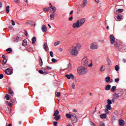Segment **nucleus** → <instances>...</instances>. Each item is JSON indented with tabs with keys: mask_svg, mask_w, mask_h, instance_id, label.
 I'll return each instance as SVG.
<instances>
[{
	"mask_svg": "<svg viewBox=\"0 0 126 126\" xmlns=\"http://www.w3.org/2000/svg\"><path fill=\"white\" fill-rule=\"evenodd\" d=\"M2 78H3V75L0 74V79H2Z\"/></svg>",
	"mask_w": 126,
	"mask_h": 126,
	"instance_id": "052dcab7",
	"label": "nucleus"
},
{
	"mask_svg": "<svg viewBox=\"0 0 126 126\" xmlns=\"http://www.w3.org/2000/svg\"><path fill=\"white\" fill-rule=\"evenodd\" d=\"M100 126H105V124H104V123H103L102 124H101L100 125Z\"/></svg>",
	"mask_w": 126,
	"mask_h": 126,
	"instance_id": "774afa93",
	"label": "nucleus"
},
{
	"mask_svg": "<svg viewBox=\"0 0 126 126\" xmlns=\"http://www.w3.org/2000/svg\"><path fill=\"white\" fill-rule=\"evenodd\" d=\"M53 125H54L55 126H57V125H58V122L54 121L53 122Z\"/></svg>",
	"mask_w": 126,
	"mask_h": 126,
	"instance_id": "6e6d98bb",
	"label": "nucleus"
},
{
	"mask_svg": "<svg viewBox=\"0 0 126 126\" xmlns=\"http://www.w3.org/2000/svg\"><path fill=\"white\" fill-rule=\"evenodd\" d=\"M116 89H117V87H116L115 86H114L112 87L111 92H115V91H116Z\"/></svg>",
	"mask_w": 126,
	"mask_h": 126,
	"instance_id": "a878e982",
	"label": "nucleus"
},
{
	"mask_svg": "<svg viewBox=\"0 0 126 126\" xmlns=\"http://www.w3.org/2000/svg\"><path fill=\"white\" fill-rule=\"evenodd\" d=\"M5 98L6 100H9L10 99V97H9V95L8 94L6 95Z\"/></svg>",
	"mask_w": 126,
	"mask_h": 126,
	"instance_id": "37998d69",
	"label": "nucleus"
},
{
	"mask_svg": "<svg viewBox=\"0 0 126 126\" xmlns=\"http://www.w3.org/2000/svg\"><path fill=\"white\" fill-rule=\"evenodd\" d=\"M105 112L106 113V114H109V109H106L105 110Z\"/></svg>",
	"mask_w": 126,
	"mask_h": 126,
	"instance_id": "69168bd1",
	"label": "nucleus"
},
{
	"mask_svg": "<svg viewBox=\"0 0 126 126\" xmlns=\"http://www.w3.org/2000/svg\"><path fill=\"white\" fill-rule=\"evenodd\" d=\"M60 44H61V41H58L54 43V46H58V45H60Z\"/></svg>",
	"mask_w": 126,
	"mask_h": 126,
	"instance_id": "58836bf2",
	"label": "nucleus"
},
{
	"mask_svg": "<svg viewBox=\"0 0 126 126\" xmlns=\"http://www.w3.org/2000/svg\"><path fill=\"white\" fill-rule=\"evenodd\" d=\"M119 81H120V78L115 79V82H116V83H118Z\"/></svg>",
	"mask_w": 126,
	"mask_h": 126,
	"instance_id": "09e8293b",
	"label": "nucleus"
},
{
	"mask_svg": "<svg viewBox=\"0 0 126 126\" xmlns=\"http://www.w3.org/2000/svg\"><path fill=\"white\" fill-rule=\"evenodd\" d=\"M71 115L72 119H73V118H77V116H76V114H73Z\"/></svg>",
	"mask_w": 126,
	"mask_h": 126,
	"instance_id": "a18cd8bd",
	"label": "nucleus"
},
{
	"mask_svg": "<svg viewBox=\"0 0 126 126\" xmlns=\"http://www.w3.org/2000/svg\"><path fill=\"white\" fill-rule=\"evenodd\" d=\"M26 24H29V25H33V22L32 21L27 22Z\"/></svg>",
	"mask_w": 126,
	"mask_h": 126,
	"instance_id": "79ce46f5",
	"label": "nucleus"
},
{
	"mask_svg": "<svg viewBox=\"0 0 126 126\" xmlns=\"http://www.w3.org/2000/svg\"><path fill=\"white\" fill-rule=\"evenodd\" d=\"M14 2H16L17 3H20V0H13Z\"/></svg>",
	"mask_w": 126,
	"mask_h": 126,
	"instance_id": "8fccbe9b",
	"label": "nucleus"
},
{
	"mask_svg": "<svg viewBox=\"0 0 126 126\" xmlns=\"http://www.w3.org/2000/svg\"><path fill=\"white\" fill-rule=\"evenodd\" d=\"M86 4H87V0H84L82 7H85Z\"/></svg>",
	"mask_w": 126,
	"mask_h": 126,
	"instance_id": "f3484780",
	"label": "nucleus"
},
{
	"mask_svg": "<svg viewBox=\"0 0 126 126\" xmlns=\"http://www.w3.org/2000/svg\"><path fill=\"white\" fill-rule=\"evenodd\" d=\"M82 62L83 63V66H87V65H88V61H87V57H85L82 60Z\"/></svg>",
	"mask_w": 126,
	"mask_h": 126,
	"instance_id": "20e7f679",
	"label": "nucleus"
},
{
	"mask_svg": "<svg viewBox=\"0 0 126 126\" xmlns=\"http://www.w3.org/2000/svg\"><path fill=\"white\" fill-rule=\"evenodd\" d=\"M85 21H86V19L84 18H83L81 19L80 20H79L80 25L81 26H82L84 23H85Z\"/></svg>",
	"mask_w": 126,
	"mask_h": 126,
	"instance_id": "0eeeda50",
	"label": "nucleus"
},
{
	"mask_svg": "<svg viewBox=\"0 0 126 126\" xmlns=\"http://www.w3.org/2000/svg\"><path fill=\"white\" fill-rule=\"evenodd\" d=\"M43 10H44V11H48L49 9H48V8H44Z\"/></svg>",
	"mask_w": 126,
	"mask_h": 126,
	"instance_id": "bf43d9fd",
	"label": "nucleus"
},
{
	"mask_svg": "<svg viewBox=\"0 0 126 126\" xmlns=\"http://www.w3.org/2000/svg\"><path fill=\"white\" fill-rule=\"evenodd\" d=\"M116 11L118 13H122L124 11V9H118Z\"/></svg>",
	"mask_w": 126,
	"mask_h": 126,
	"instance_id": "e433bc0d",
	"label": "nucleus"
},
{
	"mask_svg": "<svg viewBox=\"0 0 126 126\" xmlns=\"http://www.w3.org/2000/svg\"><path fill=\"white\" fill-rule=\"evenodd\" d=\"M14 42H18V41H19V37H18V36H15L14 37Z\"/></svg>",
	"mask_w": 126,
	"mask_h": 126,
	"instance_id": "4be33fe9",
	"label": "nucleus"
},
{
	"mask_svg": "<svg viewBox=\"0 0 126 126\" xmlns=\"http://www.w3.org/2000/svg\"><path fill=\"white\" fill-rule=\"evenodd\" d=\"M38 72L40 73V74H44V71L42 70H39Z\"/></svg>",
	"mask_w": 126,
	"mask_h": 126,
	"instance_id": "3c124183",
	"label": "nucleus"
},
{
	"mask_svg": "<svg viewBox=\"0 0 126 126\" xmlns=\"http://www.w3.org/2000/svg\"><path fill=\"white\" fill-rule=\"evenodd\" d=\"M22 45L24 47H26V46H27V41L26 40V39H24L23 41Z\"/></svg>",
	"mask_w": 126,
	"mask_h": 126,
	"instance_id": "2eb2a0df",
	"label": "nucleus"
},
{
	"mask_svg": "<svg viewBox=\"0 0 126 126\" xmlns=\"http://www.w3.org/2000/svg\"><path fill=\"white\" fill-rule=\"evenodd\" d=\"M117 19L118 20H121V19H123V15L121 14H118L117 17Z\"/></svg>",
	"mask_w": 126,
	"mask_h": 126,
	"instance_id": "412c9836",
	"label": "nucleus"
},
{
	"mask_svg": "<svg viewBox=\"0 0 126 126\" xmlns=\"http://www.w3.org/2000/svg\"><path fill=\"white\" fill-rule=\"evenodd\" d=\"M80 48H81V45L80 44H77L76 46H75L72 49L71 54L73 56H77L78 54V51L80 50Z\"/></svg>",
	"mask_w": 126,
	"mask_h": 126,
	"instance_id": "f257e3e1",
	"label": "nucleus"
},
{
	"mask_svg": "<svg viewBox=\"0 0 126 126\" xmlns=\"http://www.w3.org/2000/svg\"><path fill=\"white\" fill-rule=\"evenodd\" d=\"M106 109L107 110H112V107L110 105L107 104L106 105Z\"/></svg>",
	"mask_w": 126,
	"mask_h": 126,
	"instance_id": "2f4dec72",
	"label": "nucleus"
},
{
	"mask_svg": "<svg viewBox=\"0 0 126 126\" xmlns=\"http://www.w3.org/2000/svg\"><path fill=\"white\" fill-rule=\"evenodd\" d=\"M105 65H103L101 67L100 69V71H105Z\"/></svg>",
	"mask_w": 126,
	"mask_h": 126,
	"instance_id": "c756f323",
	"label": "nucleus"
},
{
	"mask_svg": "<svg viewBox=\"0 0 126 126\" xmlns=\"http://www.w3.org/2000/svg\"><path fill=\"white\" fill-rule=\"evenodd\" d=\"M50 18L51 20H54V19L55 18V15H54V13L51 14L50 16Z\"/></svg>",
	"mask_w": 126,
	"mask_h": 126,
	"instance_id": "cd10ccee",
	"label": "nucleus"
},
{
	"mask_svg": "<svg viewBox=\"0 0 126 126\" xmlns=\"http://www.w3.org/2000/svg\"><path fill=\"white\" fill-rule=\"evenodd\" d=\"M41 31L43 32V33H46V32H47V27H46V26L45 25H42L41 26Z\"/></svg>",
	"mask_w": 126,
	"mask_h": 126,
	"instance_id": "6e6552de",
	"label": "nucleus"
},
{
	"mask_svg": "<svg viewBox=\"0 0 126 126\" xmlns=\"http://www.w3.org/2000/svg\"><path fill=\"white\" fill-rule=\"evenodd\" d=\"M12 21V25H13V26H14V25H15V23L14 22V21H13V20H11Z\"/></svg>",
	"mask_w": 126,
	"mask_h": 126,
	"instance_id": "5fc2aeb1",
	"label": "nucleus"
},
{
	"mask_svg": "<svg viewBox=\"0 0 126 126\" xmlns=\"http://www.w3.org/2000/svg\"><path fill=\"white\" fill-rule=\"evenodd\" d=\"M56 95L57 97H58V98H60V97H61V93L57 92L56 93Z\"/></svg>",
	"mask_w": 126,
	"mask_h": 126,
	"instance_id": "f704fd0d",
	"label": "nucleus"
},
{
	"mask_svg": "<svg viewBox=\"0 0 126 126\" xmlns=\"http://www.w3.org/2000/svg\"><path fill=\"white\" fill-rule=\"evenodd\" d=\"M119 126H125V121L123 120H120L119 121Z\"/></svg>",
	"mask_w": 126,
	"mask_h": 126,
	"instance_id": "f8f14e48",
	"label": "nucleus"
},
{
	"mask_svg": "<svg viewBox=\"0 0 126 126\" xmlns=\"http://www.w3.org/2000/svg\"><path fill=\"white\" fill-rule=\"evenodd\" d=\"M67 68H68V69H70V68H71V65L70 64V63L68 64Z\"/></svg>",
	"mask_w": 126,
	"mask_h": 126,
	"instance_id": "864d4df0",
	"label": "nucleus"
},
{
	"mask_svg": "<svg viewBox=\"0 0 126 126\" xmlns=\"http://www.w3.org/2000/svg\"><path fill=\"white\" fill-rule=\"evenodd\" d=\"M110 89H111L110 85H106V86L105 87V90H106L107 91H109V90H110Z\"/></svg>",
	"mask_w": 126,
	"mask_h": 126,
	"instance_id": "aec40b11",
	"label": "nucleus"
},
{
	"mask_svg": "<svg viewBox=\"0 0 126 126\" xmlns=\"http://www.w3.org/2000/svg\"><path fill=\"white\" fill-rule=\"evenodd\" d=\"M47 47H48V44H47V43H44L43 45V49L45 51H47Z\"/></svg>",
	"mask_w": 126,
	"mask_h": 126,
	"instance_id": "7c9ffc66",
	"label": "nucleus"
},
{
	"mask_svg": "<svg viewBox=\"0 0 126 126\" xmlns=\"http://www.w3.org/2000/svg\"><path fill=\"white\" fill-rule=\"evenodd\" d=\"M73 28H79V27H81V26L79 24V20H77L76 23H75L72 25Z\"/></svg>",
	"mask_w": 126,
	"mask_h": 126,
	"instance_id": "39448f33",
	"label": "nucleus"
},
{
	"mask_svg": "<svg viewBox=\"0 0 126 126\" xmlns=\"http://www.w3.org/2000/svg\"><path fill=\"white\" fill-rule=\"evenodd\" d=\"M105 81L107 83H109V82L111 81V77H110L109 76L106 77L105 78Z\"/></svg>",
	"mask_w": 126,
	"mask_h": 126,
	"instance_id": "6ab92c4d",
	"label": "nucleus"
},
{
	"mask_svg": "<svg viewBox=\"0 0 126 126\" xmlns=\"http://www.w3.org/2000/svg\"><path fill=\"white\" fill-rule=\"evenodd\" d=\"M120 52H124L126 51V46H121L120 49Z\"/></svg>",
	"mask_w": 126,
	"mask_h": 126,
	"instance_id": "9d476101",
	"label": "nucleus"
},
{
	"mask_svg": "<svg viewBox=\"0 0 126 126\" xmlns=\"http://www.w3.org/2000/svg\"><path fill=\"white\" fill-rule=\"evenodd\" d=\"M115 46L116 48H119L120 47V44H119V42H116L115 43Z\"/></svg>",
	"mask_w": 126,
	"mask_h": 126,
	"instance_id": "72a5a7b5",
	"label": "nucleus"
},
{
	"mask_svg": "<svg viewBox=\"0 0 126 126\" xmlns=\"http://www.w3.org/2000/svg\"><path fill=\"white\" fill-rule=\"evenodd\" d=\"M7 62V60H6V58L5 59H3V64H5V63H6Z\"/></svg>",
	"mask_w": 126,
	"mask_h": 126,
	"instance_id": "c03bdc74",
	"label": "nucleus"
},
{
	"mask_svg": "<svg viewBox=\"0 0 126 126\" xmlns=\"http://www.w3.org/2000/svg\"><path fill=\"white\" fill-rule=\"evenodd\" d=\"M9 93H10V94H13V92L12 90H9Z\"/></svg>",
	"mask_w": 126,
	"mask_h": 126,
	"instance_id": "e2e57ef3",
	"label": "nucleus"
},
{
	"mask_svg": "<svg viewBox=\"0 0 126 126\" xmlns=\"http://www.w3.org/2000/svg\"><path fill=\"white\" fill-rule=\"evenodd\" d=\"M90 124L92 126H95V124H94V123H93V122H92L91 121L90 122Z\"/></svg>",
	"mask_w": 126,
	"mask_h": 126,
	"instance_id": "603ef678",
	"label": "nucleus"
},
{
	"mask_svg": "<svg viewBox=\"0 0 126 126\" xmlns=\"http://www.w3.org/2000/svg\"><path fill=\"white\" fill-rule=\"evenodd\" d=\"M86 69H87V66H82L78 68L77 71L79 74H85L86 73Z\"/></svg>",
	"mask_w": 126,
	"mask_h": 126,
	"instance_id": "f03ea898",
	"label": "nucleus"
},
{
	"mask_svg": "<svg viewBox=\"0 0 126 126\" xmlns=\"http://www.w3.org/2000/svg\"><path fill=\"white\" fill-rule=\"evenodd\" d=\"M90 49L91 50H97V49H98V45H97V43L93 42L91 44Z\"/></svg>",
	"mask_w": 126,
	"mask_h": 126,
	"instance_id": "7ed1b4c3",
	"label": "nucleus"
},
{
	"mask_svg": "<svg viewBox=\"0 0 126 126\" xmlns=\"http://www.w3.org/2000/svg\"><path fill=\"white\" fill-rule=\"evenodd\" d=\"M50 8H52V11H53V12H52V13L54 14L56 10H57V8L56 7H54L51 5L50 6Z\"/></svg>",
	"mask_w": 126,
	"mask_h": 126,
	"instance_id": "a211bd4d",
	"label": "nucleus"
},
{
	"mask_svg": "<svg viewBox=\"0 0 126 126\" xmlns=\"http://www.w3.org/2000/svg\"><path fill=\"white\" fill-rule=\"evenodd\" d=\"M78 121L77 119V117H74V119L72 120V123H73V124H75V123H77Z\"/></svg>",
	"mask_w": 126,
	"mask_h": 126,
	"instance_id": "bb28decb",
	"label": "nucleus"
},
{
	"mask_svg": "<svg viewBox=\"0 0 126 126\" xmlns=\"http://www.w3.org/2000/svg\"><path fill=\"white\" fill-rule=\"evenodd\" d=\"M50 54L51 58H54V52H53V51H50Z\"/></svg>",
	"mask_w": 126,
	"mask_h": 126,
	"instance_id": "49530a36",
	"label": "nucleus"
},
{
	"mask_svg": "<svg viewBox=\"0 0 126 126\" xmlns=\"http://www.w3.org/2000/svg\"><path fill=\"white\" fill-rule=\"evenodd\" d=\"M6 51L7 52H8V53L9 54H10V53H11V51H12V49L10 48H7Z\"/></svg>",
	"mask_w": 126,
	"mask_h": 126,
	"instance_id": "c9c22d12",
	"label": "nucleus"
},
{
	"mask_svg": "<svg viewBox=\"0 0 126 126\" xmlns=\"http://www.w3.org/2000/svg\"><path fill=\"white\" fill-rule=\"evenodd\" d=\"M52 62L53 63H57L58 62V61H57V60H56L55 58H52Z\"/></svg>",
	"mask_w": 126,
	"mask_h": 126,
	"instance_id": "de8ad7c7",
	"label": "nucleus"
},
{
	"mask_svg": "<svg viewBox=\"0 0 126 126\" xmlns=\"http://www.w3.org/2000/svg\"><path fill=\"white\" fill-rule=\"evenodd\" d=\"M107 105H112V100H111L110 99H108L107 100Z\"/></svg>",
	"mask_w": 126,
	"mask_h": 126,
	"instance_id": "a19ab883",
	"label": "nucleus"
},
{
	"mask_svg": "<svg viewBox=\"0 0 126 126\" xmlns=\"http://www.w3.org/2000/svg\"><path fill=\"white\" fill-rule=\"evenodd\" d=\"M60 114V112L59 110H56V112L54 114V116H58Z\"/></svg>",
	"mask_w": 126,
	"mask_h": 126,
	"instance_id": "4c0bfd02",
	"label": "nucleus"
},
{
	"mask_svg": "<svg viewBox=\"0 0 126 126\" xmlns=\"http://www.w3.org/2000/svg\"><path fill=\"white\" fill-rule=\"evenodd\" d=\"M100 119H106L107 118V114H103L99 115Z\"/></svg>",
	"mask_w": 126,
	"mask_h": 126,
	"instance_id": "ddd939ff",
	"label": "nucleus"
},
{
	"mask_svg": "<svg viewBox=\"0 0 126 126\" xmlns=\"http://www.w3.org/2000/svg\"><path fill=\"white\" fill-rule=\"evenodd\" d=\"M46 69H52V67L47 66Z\"/></svg>",
	"mask_w": 126,
	"mask_h": 126,
	"instance_id": "13d9d810",
	"label": "nucleus"
},
{
	"mask_svg": "<svg viewBox=\"0 0 126 126\" xmlns=\"http://www.w3.org/2000/svg\"><path fill=\"white\" fill-rule=\"evenodd\" d=\"M39 63H40V65L41 66H43V60H42V58H41V57H39Z\"/></svg>",
	"mask_w": 126,
	"mask_h": 126,
	"instance_id": "393cba45",
	"label": "nucleus"
},
{
	"mask_svg": "<svg viewBox=\"0 0 126 126\" xmlns=\"http://www.w3.org/2000/svg\"><path fill=\"white\" fill-rule=\"evenodd\" d=\"M65 76L68 79H70V78L74 79V75H72V74H71L70 75H65Z\"/></svg>",
	"mask_w": 126,
	"mask_h": 126,
	"instance_id": "9b49d317",
	"label": "nucleus"
},
{
	"mask_svg": "<svg viewBox=\"0 0 126 126\" xmlns=\"http://www.w3.org/2000/svg\"><path fill=\"white\" fill-rule=\"evenodd\" d=\"M5 73H6V74H11V69H10L9 68H8L7 69H6L4 71Z\"/></svg>",
	"mask_w": 126,
	"mask_h": 126,
	"instance_id": "1a4fd4ad",
	"label": "nucleus"
},
{
	"mask_svg": "<svg viewBox=\"0 0 126 126\" xmlns=\"http://www.w3.org/2000/svg\"><path fill=\"white\" fill-rule=\"evenodd\" d=\"M115 69L116 70V71H119V70H120V66H119L118 65H116L115 66Z\"/></svg>",
	"mask_w": 126,
	"mask_h": 126,
	"instance_id": "473e14b6",
	"label": "nucleus"
},
{
	"mask_svg": "<svg viewBox=\"0 0 126 126\" xmlns=\"http://www.w3.org/2000/svg\"><path fill=\"white\" fill-rule=\"evenodd\" d=\"M110 43L111 44H114L115 43V41L116 39L115 38V36L113 34H111L110 35Z\"/></svg>",
	"mask_w": 126,
	"mask_h": 126,
	"instance_id": "423d86ee",
	"label": "nucleus"
},
{
	"mask_svg": "<svg viewBox=\"0 0 126 126\" xmlns=\"http://www.w3.org/2000/svg\"><path fill=\"white\" fill-rule=\"evenodd\" d=\"M6 11L7 13H9V6H7L6 7Z\"/></svg>",
	"mask_w": 126,
	"mask_h": 126,
	"instance_id": "ea45409f",
	"label": "nucleus"
},
{
	"mask_svg": "<svg viewBox=\"0 0 126 126\" xmlns=\"http://www.w3.org/2000/svg\"><path fill=\"white\" fill-rule=\"evenodd\" d=\"M66 117L67 118V119H71V120H72V118L71 117V114H69L68 113L66 114Z\"/></svg>",
	"mask_w": 126,
	"mask_h": 126,
	"instance_id": "b1692460",
	"label": "nucleus"
},
{
	"mask_svg": "<svg viewBox=\"0 0 126 126\" xmlns=\"http://www.w3.org/2000/svg\"><path fill=\"white\" fill-rule=\"evenodd\" d=\"M7 104L8 105V106H9V107H11L12 106V104H11V103L10 102H7Z\"/></svg>",
	"mask_w": 126,
	"mask_h": 126,
	"instance_id": "4d7b16f0",
	"label": "nucleus"
},
{
	"mask_svg": "<svg viewBox=\"0 0 126 126\" xmlns=\"http://www.w3.org/2000/svg\"><path fill=\"white\" fill-rule=\"evenodd\" d=\"M113 97L115 98V99H118V98H120V95L117 93H115L113 94Z\"/></svg>",
	"mask_w": 126,
	"mask_h": 126,
	"instance_id": "dca6fc26",
	"label": "nucleus"
},
{
	"mask_svg": "<svg viewBox=\"0 0 126 126\" xmlns=\"http://www.w3.org/2000/svg\"><path fill=\"white\" fill-rule=\"evenodd\" d=\"M54 117L55 121H59L60 120V116L59 115L54 116Z\"/></svg>",
	"mask_w": 126,
	"mask_h": 126,
	"instance_id": "c85d7f7f",
	"label": "nucleus"
},
{
	"mask_svg": "<svg viewBox=\"0 0 126 126\" xmlns=\"http://www.w3.org/2000/svg\"><path fill=\"white\" fill-rule=\"evenodd\" d=\"M25 34L26 35V36H28V32H27V31H25Z\"/></svg>",
	"mask_w": 126,
	"mask_h": 126,
	"instance_id": "338daca9",
	"label": "nucleus"
},
{
	"mask_svg": "<svg viewBox=\"0 0 126 126\" xmlns=\"http://www.w3.org/2000/svg\"><path fill=\"white\" fill-rule=\"evenodd\" d=\"M75 85H74V84H72V88H73V89H75Z\"/></svg>",
	"mask_w": 126,
	"mask_h": 126,
	"instance_id": "0e129e2a",
	"label": "nucleus"
},
{
	"mask_svg": "<svg viewBox=\"0 0 126 126\" xmlns=\"http://www.w3.org/2000/svg\"><path fill=\"white\" fill-rule=\"evenodd\" d=\"M36 41H37V39H36V37L33 36L32 39V44H35V42H36Z\"/></svg>",
	"mask_w": 126,
	"mask_h": 126,
	"instance_id": "4468645a",
	"label": "nucleus"
},
{
	"mask_svg": "<svg viewBox=\"0 0 126 126\" xmlns=\"http://www.w3.org/2000/svg\"><path fill=\"white\" fill-rule=\"evenodd\" d=\"M93 65V64L92 63H91L90 64H88L87 66H89V67L92 66Z\"/></svg>",
	"mask_w": 126,
	"mask_h": 126,
	"instance_id": "680f3d73",
	"label": "nucleus"
},
{
	"mask_svg": "<svg viewBox=\"0 0 126 126\" xmlns=\"http://www.w3.org/2000/svg\"><path fill=\"white\" fill-rule=\"evenodd\" d=\"M106 61L107 62V63L108 65H112V62H111V60H110V59L107 58Z\"/></svg>",
	"mask_w": 126,
	"mask_h": 126,
	"instance_id": "5701e85b",
	"label": "nucleus"
}]
</instances>
